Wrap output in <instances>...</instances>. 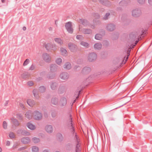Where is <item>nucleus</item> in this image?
I'll return each instance as SVG.
<instances>
[{
    "instance_id": "5701e85b",
    "label": "nucleus",
    "mask_w": 152,
    "mask_h": 152,
    "mask_svg": "<svg viewBox=\"0 0 152 152\" xmlns=\"http://www.w3.org/2000/svg\"><path fill=\"white\" fill-rule=\"evenodd\" d=\"M21 141L23 144H26L30 142V139L28 137H24L21 139Z\"/></svg>"
},
{
    "instance_id": "c756f323",
    "label": "nucleus",
    "mask_w": 152,
    "mask_h": 152,
    "mask_svg": "<svg viewBox=\"0 0 152 152\" xmlns=\"http://www.w3.org/2000/svg\"><path fill=\"white\" fill-rule=\"evenodd\" d=\"M71 64L69 62H66L64 66V68L67 69H69L71 68Z\"/></svg>"
},
{
    "instance_id": "8fccbe9b",
    "label": "nucleus",
    "mask_w": 152,
    "mask_h": 152,
    "mask_svg": "<svg viewBox=\"0 0 152 152\" xmlns=\"http://www.w3.org/2000/svg\"><path fill=\"white\" fill-rule=\"evenodd\" d=\"M7 123L5 121H4L3 123V126L4 129H6L7 128Z\"/></svg>"
},
{
    "instance_id": "9b49d317",
    "label": "nucleus",
    "mask_w": 152,
    "mask_h": 152,
    "mask_svg": "<svg viewBox=\"0 0 152 152\" xmlns=\"http://www.w3.org/2000/svg\"><path fill=\"white\" fill-rule=\"evenodd\" d=\"M138 37V34L137 32H134L131 33L129 35V38L131 39L135 40Z\"/></svg>"
},
{
    "instance_id": "de8ad7c7",
    "label": "nucleus",
    "mask_w": 152,
    "mask_h": 152,
    "mask_svg": "<svg viewBox=\"0 0 152 152\" xmlns=\"http://www.w3.org/2000/svg\"><path fill=\"white\" fill-rule=\"evenodd\" d=\"M58 136L59 140L60 141H62L63 139V137L62 134L61 133H59L58 134Z\"/></svg>"
},
{
    "instance_id": "ea45409f",
    "label": "nucleus",
    "mask_w": 152,
    "mask_h": 152,
    "mask_svg": "<svg viewBox=\"0 0 152 152\" xmlns=\"http://www.w3.org/2000/svg\"><path fill=\"white\" fill-rule=\"evenodd\" d=\"M32 140L33 142L35 143H38L40 141L39 138L36 137H34L33 138Z\"/></svg>"
},
{
    "instance_id": "a211bd4d",
    "label": "nucleus",
    "mask_w": 152,
    "mask_h": 152,
    "mask_svg": "<svg viewBox=\"0 0 152 152\" xmlns=\"http://www.w3.org/2000/svg\"><path fill=\"white\" fill-rule=\"evenodd\" d=\"M99 2L102 4L106 6H109L111 5L110 1L107 0H99Z\"/></svg>"
},
{
    "instance_id": "c03bdc74",
    "label": "nucleus",
    "mask_w": 152,
    "mask_h": 152,
    "mask_svg": "<svg viewBox=\"0 0 152 152\" xmlns=\"http://www.w3.org/2000/svg\"><path fill=\"white\" fill-rule=\"evenodd\" d=\"M9 136L10 137L11 139H13L15 137V135L14 133L12 132H10Z\"/></svg>"
},
{
    "instance_id": "72a5a7b5",
    "label": "nucleus",
    "mask_w": 152,
    "mask_h": 152,
    "mask_svg": "<svg viewBox=\"0 0 152 152\" xmlns=\"http://www.w3.org/2000/svg\"><path fill=\"white\" fill-rule=\"evenodd\" d=\"M80 44L86 48H88L89 46L88 43L83 41L81 42Z\"/></svg>"
},
{
    "instance_id": "2f4dec72",
    "label": "nucleus",
    "mask_w": 152,
    "mask_h": 152,
    "mask_svg": "<svg viewBox=\"0 0 152 152\" xmlns=\"http://www.w3.org/2000/svg\"><path fill=\"white\" fill-rule=\"evenodd\" d=\"M29 75V73L26 72L22 74L21 75V77L23 78L26 79L28 78Z\"/></svg>"
},
{
    "instance_id": "49530a36",
    "label": "nucleus",
    "mask_w": 152,
    "mask_h": 152,
    "mask_svg": "<svg viewBox=\"0 0 152 152\" xmlns=\"http://www.w3.org/2000/svg\"><path fill=\"white\" fill-rule=\"evenodd\" d=\"M110 15V14L109 12L106 13L104 15V16L103 17V19L104 20H105L107 19H108V17Z\"/></svg>"
},
{
    "instance_id": "9d476101",
    "label": "nucleus",
    "mask_w": 152,
    "mask_h": 152,
    "mask_svg": "<svg viewBox=\"0 0 152 152\" xmlns=\"http://www.w3.org/2000/svg\"><path fill=\"white\" fill-rule=\"evenodd\" d=\"M43 60L46 62L49 63L50 62L51 58L50 56L47 53H44L42 54Z\"/></svg>"
},
{
    "instance_id": "3c124183",
    "label": "nucleus",
    "mask_w": 152,
    "mask_h": 152,
    "mask_svg": "<svg viewBox=\"0 0 152 152\" xmlns=\"http://www.w3.org/2000/svg\"><path fill=\"white\" fill-rule=\"evenodd\" d=\"M62 62V60L61 58H58L56 61V63L59 65Z\"/></svg>"
},
{
    "instance_id": "7c9ffc66",
    "label": "nucleus",
    "mask_w": 152,
    "mask_h": 152,
    "mask_svg": "<svg viewBox=\"0 0 152 152\" xmlns=\"http://www.w3.org/2000/svg\"><path fill=\"white\" fill-rule=\"evenodd\" d=\"M27 126L28 128L32 130H33L35 129V126L30 122L28 123Z\"/></svg>"
},
{
    "instance_id": "473e14b6",
    "label": "nucleus",
    "mask_w": 152,
    "mask_h": 152,
    "mask_svg": "<svg viewBox=\"0 0 152 152\" xmlns=\"http://www.w3.org/2000/svg\"><path fill=\"white\" fill-rule=\"evenodd\" d=\"M60 51L62 55L64 56H66L67 55V52L66 49L63 48H61Z\"/></svg>"
},
{
    "instance_id": "5fc2aeb1",
    "label": "nucleus",
    "mask_w": 152,
    "mask_h": 152,
    "mask_svg": "<svg viewBox=\"0 0 152 152\" xmlns=\"http://www.w3.org/2000/svg\"><path fill=\"white\" fill-rule=\"evenodd\" d=\"M145 1V0H137V2L140 4H144Z\"/></svg>"
},
{
    "instance_id": "c9c22d12",
    "label": "nucleus",
    "mask_w": 152,
    "mask_h": 152,
    "mask_svg": "<svg viewBox=\"0 0 152 152\" xmlns=\"http://www.w3.org/2000/svg\"><path fill=\"white\" fill-rule=\"evenodd\" d=\"M55 41L60 45H61L63 44V42L60 38H56L54 39Z\"/></svg>"
},
{
    "instance_id": "f704fd0d",
    "label": "nucleus",
    "mask_w": 152,
    "mask_h": 152,
    "mask_svg": "<svg viewBox=\"0 0 152 152\" xmlns=\"http://www.w3.org/2000/svg\"><path fill=\"white\" fill-rule=\"evenodd\" d=\"M33 92L34 96L37 99H38L39 98V96L38 94V92L36 89H34Z\"/></svg>"
},
{
    "instance_id": "39448f33",
    "label": "nucleus",
    "mask_w": 152,
    "mask_h": 152,
    "mask_svg": "<svg viewBox=\"0 0 152 152\" xmlns=\"http://www.w3.org/2000/svg\"><path fill=\"white\" fill-rule=\"evenodd\" d=\"M66 86L64 85L60 86L58 90V93L59 94H62L66 91L67 89Z\"/></svg>"
},
{
    "instance_id": "13d9d810",
    "label": "nucleus",
    "mask_w": 152,
    "mask_h": 152,
    "mask_svg": "<svg viewBox=\"0 0 152 152\" xmlns=\"http://www.w3.org/2000/svg\"><path fill=\"white\" fill-rule=\"evenodd\" d=\"M23 130L22 129H19L17 130V133L18 134H21V135H22Z\"/></svg>"
},
{
    "instance_id": "052dcab7",
    "label": "nucleus",
    "mask_w": 152,
    "mask_h": 152,
    "mask_svg": "<svg viewBox=\"0 0 152 152\" xmlns=\"http://www.w3.org/2000/svg\"><path fill=\"white\" fill-rule=\"evenodd\" d=\"M19 106L22 108V109L24 110V109H25V107L23 104L22 103H20Z\"/></svg>"
},
{
    "instance_id": "c85d7f7f",
    "label": "nucleus",
    "mask_w": 152,
    "mask_h": 152,
    "mask_svg": "<svg viewBox=\"0 0 152 152\" xmlns=\"http://www.w3.org/2000/svg\"><path fill=\"white\" fill-rule=\"evenodd\" d=\"M130 2V1L129 0L126 1L125 0H122L121 1L119 4L120 6H126L128 3Z\"/></svg>"
},
{
    "instance_id": "a19ab883",
    "label": "nucleus",
    "mask_w": 152,
    "mask_h": 152,
    "mask_svg": "<svg viewBox=\"0 0 152 152\" xmlns=\"http://www.w3.org/2000/svg\"><path fill=\"white\" fill-rule=\"evenodd\" d=\"M51 115L53 118H55L57 115V112L54 110H52L51 112Z\"/></svg>"
},
{
    "instance_id": "0eeeda50",
    "label": "nucleus",
    "mask_w": 152,
    "mask_h": 152,
    "mask_svg": "<svg viewBox=\"0 0 152 152\" xmlns=\"http://www.w3.org/2000/svg\"><path fill=\"white\" fill-rule=\"evenodd\" d=\"M69 120H70V125H71V127L70 128L69 130L72 133L73 135H75V133H76L75 132V129L73 125V124L72 123V115L71 114H70L69 115Z\"/></svg>"
},
{
    "instance_id": "2eb2a0df",
    "label": "nucleus",
    "mask_w": 152,
    "mask_h": 152,
    "mask_svg": "<svg viewBox=\"0 0 152 152\" xmlns=\"http://www.w3.org/2000/svg\"><path fill=\"white\" fill-rule=\"evenodd\" d=\"M80 31H82L83 34H90L92 33V31L91 29L89 28H83L80 30L79 28Z\"/></svg>"
},
{
    "instance_id": "69168bd1",
    "label": "nucleus",
    "mask_w": 152,
    "mask_h": 152,
    "mask_svg": "<svg viewBox=\"0 0 152 152\" xmlns=\"http://www.w3.org/2000/svg\"><path fill=\"white\" fill-rule=\"evenodd\" d=\"M148 2L150 5H152V0H148Z\"/></svg>"
},
{
    "instance_id": "423d86ee",
    "label": "nucleus",
    "mask_w": 152,
    "mask_h": 152,
    "mask_svg": "<svg viewBox=\"0 0 152 152\" xmlns=\"http://www.w3.org/2000/svg\"><path fill=\"white\" fill-rule=\"evenodd\" d=\"M34 118L35 120H40L42 118V114L38 111H35L33 113Z\"/></svg>"
},
{
    "instance_id": "6e6552de",
    "label": "nucleus",
    "mask_w": 152,
    "mask_h": 152,
    "mask_svg": "<svg viewBox=\"0 0 152 152\" xmlns=\"http://www.w3.org/2000/svg\"><path fill=\"white\" fill-rule=\"evenodd\" d=\"M141 13V10L140 9H136L132 10V14L133 16L137 17L140 15Z\"/></svg>"
},
{
    "instance_id": "58836bf2",
    "label": "nucleus",
    "mask_w": 152,
    "mask_h": 152,
    "mask_svg": "<svg viewBox=\"0 0 152 152\" xmlns=\"http://www.w3.org/2000/svg\"><path fill=\"white\" fill-rule=\"evenodd\" d=\"M39 148L35 146L32 147V152H38L39 151Z\"/></svg>"
},
{
    "instance_id": "09e8293b",
    "label": "nucleus",
    "mask_w": 152,
    "mask_h": 152,
    "mask_svg": "<svg viewBox=\"0 0 152 152\" xmlns=\"http://www.w3.org/2000/svg\"><path fill=\"white\" fill-rule=\"evenodd\" d=\"M76 38L79 40H81L83 39V37L82 36L80 35H79L77 36Z\"/></svg>"
},
{
    "instance_id": "a878e982",
    "label": "nucleus",
    "mask_w": 152,
    "mask_h": 152,
    "mask_svg": "<svg viewBox=\"0 0 152 152\" xmlns=\"http://www.w3.org/2000/svg\"><path fill=\"white\" fill-rule=\"evenodd\" d=\"M25 115L26 117L29 119H31L32 117L31 111L30 110H28L26 113Z\"/></svg>"
},
{
    "instance_id": "0e129e2a",
    "label": "nucleus",
    "mask_w": 152,
    "mask_h": 152,
    "mask_svg": "<svg viewBox=\"0 0 152 152\" xmlns=\"http://www.w3.org/2000/svg\"><path fill=\"white\" fill-rule=\"evenodd\" d=\"M10 145V142L9 141H7L6 142V145L9 146Z\"/></svg>"
},
{
    "instance_id": "6e6d98bb",
    "label": "nucleus",
    "mask_w": 152,
    "mask_h": 152,
    "mask_svg": "<svg viewBox=\"0 0 152 152\" xmlns=\"http://www.w3.org/2000/svg\"><path fill=\"white\" fill-rule=\"evenodd\" d=\"M94 16L96 18H100L99 15L97 13H95L94 14Z\"/></svg>"
},
{
    "instance_id": "f257e3e1",
    "label": "nucleus",
    "mask_w": 152,
    "mask_h": 152,
    "mask_svg": "<svg viewBox=\"0 0 152 152\" xmlns=\"http://www.w3.org/2000/svg\"><path fill=\"white\" fill-rule=\"evenodd\" d=\"M45 48L48 51L51 50H55L57 48V47L55 44H52L51 43H48L45 46Z\"/></svg>"
},
{
    "instance_id": "393cba45",
    "label": "nucleus",
    "mask_w": 152,
    "mask_h": 152,
    "mask_svg": "<svg viewBox=\"0 0 152 152\" xmlns=\"http://www.w3.org/2000/svg\"><path fill=\"white\" fill-rule=\"evenodd\" d=\"M102 45L101 43H97L94 45V47L95 49L99 50L101 49Z\"/></svg>"
},
{
    "instance_id": "f03ea898",
    "label": "nucleus",
    "mask_w": 152,
    "mask_h": 152,
    "mask_svg": "<svg viewBox=\"0 0 152 152\" xmlns=\"http://www.w3.org/2000/svg\"><path fill=\"white\" fill-rule=\"evenodd\" d=\"M96 54L92 52L90 53L88 56V60L90 62H92L95 60L97 58Z\"/></svg>"
},
{
    "instance_id": "4d7b16f0",
    "label": "nucleus",
    "mask_w": 152,
    "mask_h": 152,
    "mask_svg": "<svg viewBox=\"0 0 152 152\" xmlns=\"http://www.w3.org/2000/svg\"><path fill=\"white\" fill-rule=\"evenodd\" d=\"M27 147L26 146L23 147H20L18 148V151H22L26 149Z\"/></svg>"
},
{
    "instance_id": "4468645a",
    "label": "nucleus",
    "mask_w": 152,
    "mask_h": 152,
    "mask_svg": "<svg viewBox=\"0 0 152 152\" xmlns=\"http://www.w3.org/2000/svg\"><path fill=\"white\" fill-rule=\"evenodd\" d=\"M60 77L62 79L66 80L69 77V75L66 72H63L60 74Z\"/></svg>"
},
{
    "instance_id": "603ef678",
    "label": "nucleus",
    "mask_w": 152,
    "mask_h": 152,
    "mask_svg": "<svg viewBox=\"0 0 152 152\" xmlns=\"http://www.w3.org/2000/svg\"><path fill=\"white\" fill-rule=\"evenodd\" d=\"M29 62V60L28 59H26L23 63V65L25 66L28 64Z\"/></svg>"
},
{
    "instance_id": "4be33fe9",
    "label": "nucleus",
    "mask_w": 152,
    "mask_h": 152,
    "mask_svg": "<svg viewBox=\"0 0 152 152\" xmlns=\"http://www.w3.org/2000/svg\"><path fill=\"white\" fill-rule=\"evenodd\" d=\"M51 103L53 105H57L58 104V99L55 96L53 97L51 99Z\"/></svg>"
},
{
    "instance_id": "37998d69",
    "label": "nucleus",
    "mask_w": 152,
    "mask_h": 152,
    "mask_svg": "<svg viewBox=\"0 0 152 152\" xmlns=\"http://www.w3.org/2000/svg\"><path fill=\"white\" fill-rule=\"evenodd\" d=\"M30 134V133L27 131L23 130L22 135L25 136L29 135Z\"/></svg>"
},
{
    "instance_id": "6ab92c4d",
    "label": "nucleus",
    "mask_w": 152,
    "mask_h": 152,
    "mask_svg": "<svg viewBox=\"0 0 152 152\" xmlns=\"http://www.w3.org/2000/svg\"><path fill=\"white\" fill-rule=\"evenodd\" d=\"M91 71V68L89 67H84L82 71V73L84 74H87Z\"/></svg>"
},
{
    "instance_id": "cd10ccee",
    "label": "nucleus",
    "mask_w": 152,
    "mask_h": 152,
    "mask_svg": "<svg viewBox=\"0 0 152 152\" xmlns=\"http://www.w3.org/2000/svg\"><path fill=\"white\" fill-rule=\"evenodd\" d=\"M66 150L68 151H71L72 149V145L70 143L67 144L65 146Z\"/></svg>"
},
{
    "instance_id": "b1692460",
    "label": "nucleus",
    "mask_w": 152,
    "mask_h": 152,
    "mask_svg": "<svg viewBox=\"0 0 152 152\" xmlns=\"http://www.w3.org/2000/svg\"><path fill=\"white\" fill-rule=\"evenodd\" d=\"M57 66L55 64H52L50 66V70L51 72L53 73L55 72L57 70Z\"/></svg>"
},
{
    "instance_id": "ddd939ff",
    "label": "nucleus",
    "mask_w": 152,
    "mask_h": 152,
    "mask_svg": "<svg viewBox=\"0 0 152 152\" xmlns=\"http://www.w3.org/2000/svg\"><path fill=\"white\" fill-rule=\"evenodd\" d=\"M115 28V26L113 24L110 23L108 24L106 26L107 30L110 31H112Z\"/></svg>"
},
{
    "instance_id": "412c9836",
    "label": "nucleus",
    "mask_w": 152,
    "mask_h": 152,
    "mask_svg": "<svg viewBox=\"0 0 152 152\" xmlns=\"http://www.w3.org/2000/svg\"><path fill=\"white\" fill-rule=\"evenodd\" d=\"M58 83L55 82H52L50 84V88L52 90H55L57 88Z\"/></svg>"
},
{
    "instance_id": "f3484780",
    "label": "nucleus",
    "mask_w": 152,
    "mask_h": 152,
    "mask_svg": "<svg viewBox=\"0 0 152 152\" xmlns=\"http://www.w3.org/2000/svg\"><path fill=\"white\" fill-rule=\"evenodd\" d=\"M78 21L85 26L89 25V23L87 20L84 19H79Z\"/></svg>"
},
{
    "instance_id": "bf43d9fd",
    "label": "nucleus",
    "mask_w": 152,
    "mask_h": 152,
    "mask_svg": "<svg viewBox=\"0 0 152 152\" xmlns=\"http://www.w3.org/2000/svg\"><path fill=\"white\" fill-rule=\"evenodd\" d=\"M35 66L34 64H32V65L29 68V70H33L35 68Z\"/></svg>"
},
{
    "instance_id": "e2e57ef3",
    "label": "nucleus",
    "mask_w": 152,
    "mask_h": 152,
    "mask_svg": "<svg viewBox=\"0 0 152 152\" xmlns=\"http://www.w3.org/2000/svg\"><path fill=\"white\" fill-rule=\"evenodd\" d=\"M50 75H48V77L50 79H53L55 77V75H52L51 76H50Z\"/></svg>"
},
{
    "instance_id": "1a4fd4ad",
    "label": "nucleus",
    "mask_w": 152,
    "mask_h": 152,
    "mask_svg": "<svg viewBox=\"0 0 152 152\" xmlns=\"http://www.w3.org/2000/svg\"><path fill=\"white\" fill-rule=\"evenodd\" d=\"M60 106L62 107H65L67 103V99L66 97H61L59 102Z\"/></svg>"
},
{
    "instance_id": "338daca9",
    "label": "nucleus",
    "mask_w": 152,
    "mask_h": 152,
    "mask_svg": "<svg viewBox=\"0 0 152 152\" xmlns=\"http://www.w3.org/2000/svg\"><path fill=\"white\" fill-rule=\"evenodd\" d=\"M17 145V143L16 144V145L15 144V145H14L13 146V147L14 148H17V145Z\"/></svg>"
},
{
    "instance_id": "20e7f679",
    "label": "nucleus",
    "mask_w": 152,
    "mask_h": 152,
    "mask_svg": "<svg viewBox=\"0 0 152 152\" xmlns=\"http://www.w3.org/2000/svg\"><path fill=\"white\" fill-rule=\"evenodd\" d=\"M65 26L67 31L70 34H72L73 32V29L72 28V23L70 22L66 23Z\"/></svg>"
},
{
    "instance_id": "4c0bfd02",
    "label": "nucleus",
    "mask_w": 152,
    "mask_h": 152,
    "mask_svg": "<svg viewBox=\"0 0 152 152\" xmlns=\"http://www.w3.org/2000/svg\"><path fill=\"white\" fill-rule=\"evenodd\" d=\"M95 38L98 40H100L102 38V36L100 34H97L95 36Z\"/></svg>"
},
{
    "instance_id": "864d4df0",
    "label": "nucleus",
    "mask_w": 152,
    "mask_h": 152,
    "mask_svg": "<svg viewBox=\"0 0 152 152\" xmlns=\"http://www.w3.org/2000/svg\"><path fill=\"white\" fill-rule=\"evenodd\" d=\"M147 32V30H144L142 31V34H141L140 37H144V35H145Z\"/></svg>"
},
{
    "instance_id": "bb28decb",
    "label": "nucleus",
    "mask_w": 152,
    "mask_h": 152,
    "mask_svg": "<svg viewBox=\"0 0 152 152\" xmlns=\"http://www.w3.org/2000/svg\"><path fill=\"white\" fill-rule=\"evenodd\" d=\"M27 103L30 107H33L35 104L34 101L31 99H28L27 100Z\"/></svg>"
},
{
    "instance_id": "774afa93",
    "label": "nucleus",
    "mask_w": 152,
    "mask_h": 152,
    "mask_svg": "<svg viewBox=\"0 0 152 152\" xmlns=\"http://www.w3.org/2000/svg\"><path fill=\"white\" fill-rule=\"evenodd\" d=\"M81 90H79V91H78V96H77V97H76V98H77L78 97V96H79V95L80 94V92H81Z\"/></svg>"
},
{
    "instance_id": "f8f14e48",
    "label": "nucleus",
    "mask_w": 152,
    "mask_h": 152,
    "mask_svg": "<svg viewBox=\"0 0 152 152\" xmlns=\"http://www.w3.org/2000/svg\"><path fill=\"white\" fill-rule=\"evenodd\" d=\"M68 46L70 50L73 52L76 51L77 49V46L72 43H69Z\"/></svg>"
},
{
    "instance_id": "dca6fc26",
    "label": "nucleus",
    "mask_w": 152,
    "mask_h": 152,
    "mask_svg": "<svg viewBox=\"0 0 152 152\" xmlns=\"http://www.w3.org/2000/svg\"><path fill=\"white\" fill-rule=\"evenodd\" d=\"M45 130L48 133H52L53 131V126L51 125H47L45 127Z\"/></svg>"
},
{
    "instance_id": "680f3d73",
    "label": "nucleus",
    "mask_w": 152,
    "mask_h": 152,
    "mask_svg": "<svg viewBox=\"0 0 152 152\" xmlns=\"http://www.w3.org/2000/svg\"><path fill=\"white\" fill-rule=\"evenodd\" d=\"M27 84L29 86H31L33 85V83L32 81H29L28 82Z\"/></svg>"
},
{
    "instance_id": "e433bc0d",
    "label": "nucleus",
    "mask_w": 152,
    "mask_h": 152,
    "mask_svg": "<svg viewBox=\"0 0 152 152\" xmlns=\"http://www.w3.org/2000/svg\"><path fill=\"white\" fill-rule=\"evenodd\" d=\"M46 90V88L44 86H41L39 88V90L41 93L44 92Z\"/></svg>"
},
{
    "instance_id": "7ed1b4c3",
    "label": "nucleus",
    "mask_w": 152,
    "mask_h": 152,
    "mask_svg": "<svg viewBox=\"0 0 152 152\" xmlns=\"http://www.w3.org/2000/svg\"><path fill=\"white\" fill-rule=\"evenodd\" d=\"M76 142V145L75 148V151H81V149L80 147V141L79 137H77V133L75 134V136L74 137Z\"/></svg>"
},
{
    "instance_id": "79ce46f5",
    "label": "nucleus",
    "mask_w": 152,
    "mask_h": 152,
    "mask_svg": "<svg viewBox=\"0 0 152 152\" xmlns=\"http://www.w3.org/2000/svg\"><path fill=\"white\" fill-rule=\"evenodd\" d=\"M102 44L105 47H107L109 45L108 42L107 40H104L102 42Z\"/></svg>"
},
{
    "instance_id": "aec40b11",
    "label": "nucleus",
    "mask_w": 152,
    "mask_h": 152,
    "mask_svg": "<svg viewBox=\"0 0 152 152\" xmlns=\"http://www.w3.org/2000/svg\"><path fill=\"white\" fill-rule=\"evenodd\" d=\"M11 122L13 124V125H12V127L14 126L17 127L19 126V124L18 121L16 119L12 118H11Z\"/></svg>"
},
{
    "instance_id": "a18cd8bd",
    "label": "nucleus",
    "mask_w": 152,
    "mask_h": 152,
    "mask_svg": "<svg viewBox=\"0 0 152 152\" xmlns=\"http://www.w3.org/2000/svg\"><path fill=\"white\" fill-rule=\"evenodd\" d=\"M17 118L20 120H22L23 119L22 115L20 114H18L16 115Z\"/></svg>"
}]
</instances>
